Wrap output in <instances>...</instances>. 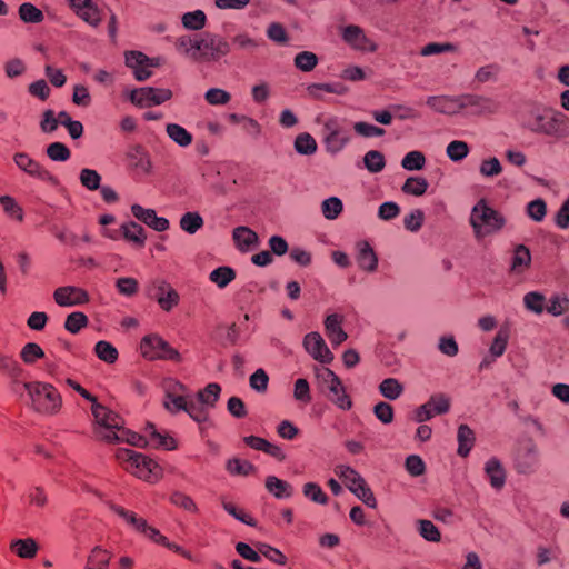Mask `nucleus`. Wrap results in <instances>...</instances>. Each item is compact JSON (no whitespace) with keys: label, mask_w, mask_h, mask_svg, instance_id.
Returning a JSON list of instances; mask_svg holds the SVG:
<instances>
[{"label":"nucleus","mask_w":569,"mask_h":569,"mask_svg":"<svg viewBox=\"0 0 569 569\" xmlns=\"http://www.w3.org/2000/svg\"><path fill=\"white\" fill-rule=\"evenodd\" d=\"M102 439L108 442H128L139 448H143L147 446H151L153 448H162L166 450H173L177 448L176 440L167 433H160L157 430L156 426L151 422L147 423L143 435H139L133 431L123 429L120 430V433H117L116 431L104 433L102 435Z\"/></svg>","instance_id":"f257e3e1"},{"label":"nucleus","mask_w":569,"mask_h":569,"mask_svg":"<svg viewBox=\"0 0 569 569\" xmlns=\"http://www.w3.org/2000/svg\"><path fill=\"white\" fill-rule=\"evenodd\" d=\"M526 127L533 133L556 137L558 139L569 137V118L557 110L533 114Z\"/></svg>","instance_id":"f03ea898"},{"label":"nucleus","mask_w":569,"mask_h":569,"mask_svg":"<svg viewBox=\"0 0 569 569\" xmlns=\"http://www.w3.org/2000/svg\"><path fill=\"white\" fill-rule=\"evenodd\" d=\"M320 391L326 398L341 410H350L352 400L346 391L341 379L329 368L316 370Z\"/></svg>","instance_id":"7ed1b4c3"},{"label":"nucleus","mask_w":569,"mask_h":569,"mask_svg":"<svg viewBox=\"0 0 569 569\" xmlns=\"http://www.w3.org/2000/svg\"><path fill=\"white\" fill-rule=\"evenodd\" d=\"M470 224L477 238H483L501 230L506 223L505 218L485 200L478 201L470 214Z\"/></svg>","instance_id":"20e7f679"},{"label":"nucleus","mask_w":569,"mask_h":569,"mask_svg":"<svg viewBox=\"0 0 569 569\" xmlns=\"http://www.w3.org/2000/svg\"><path fill=\"white\" fill-rule=\"evenodd\" d=\"M36 410L52 413L61 406L58 390L50 383L26 382L23 385Z\"/></svg>","instance_id":"39448f33"},{"label":"nucleus","mask_w":569,"mask_h":569,"mask_svg":"<svg viewBox=\"0 0 569 569\" xmlns=\"http://www.w3.org/2000/svg\"><path fill=\"white\" fill-rule=\"evenodd\" d=\"M140 350L141 355L148 360L181 361L179 351L158 335L143 337L140 343Z\"/></svg>","instance_id":"423d86ee"},{"label":"nucleus","mask_w":569,"mask_h":569,"mask_svg":"<svg viewBox=\"0 0 569 569\" xmlns=\"http://www.w3.org/2000/svg\"><path fill=\"white\" fill-rule=\"evenodd\" d=\"M539 449L533 439L528 438L519 442L513 458L515 469L521 475H531L539 463Z\"/></svg>","instance_id":"0eeeda50"},{"label":"nucleus","mask_w":569,"mask_h":569,"mask_svg":"<svg viewBox=\"0 0 569 569\" xmlns=\"http://www.w3.org/2000/svg\"><path fill=\"white\" fill-rule=\"evenodd\" d=\"M146 292L164 311H170L179 302V293L163 279H152L147 284Z\"/></svg>","instance_id":"6e6552de"},{"label":"nucleus","mask_w":569,"mask_h":569,"mask_svg":"<svg viewBox=\"0 0 569 569\" xmlns=\"http://www.w3.org/2000/svg\"><path fill=\"white\" fill-rule=\"evenodd\" d=\"M171 97L172 91L170 89L142 87L131 91L130 101L140 108H149L159 106Z\"/></svg>","instance_id":"1a4fd4ad"},{"label":"nucleus","mask_w":569,"mask_h":569,"mask_svg":"<svg viewBox=\"0 0 569 569\" xmlns=\"http://www.w3.org/2000/svg\"><path fill=\"white\" fill-rule=\"evenodd\" d=\"M202 46L204 51L197 52V54L202 56V62L218 61L231 50L230 43L223 37L210 32L204 33Z\"/></svg>","instance_id":"9d476101"},{"label":"nucleus","mask_w":569,"mask_h":569,"mask_svg":"<svg viewBox=\"0 0 569 569\" xmlns=\"http://www.w3.org/2000/svg\"><path fill=\"white\" fill-rule=\"evenodd\" d=\"M91 411L97 420V422L100 426V429L98 430V436L102 439V435L108 433L110 431H116L117 433H120V430H123L122 428V419L119 415L111 411L107 407L102 405H94L91 406Z\"/></svg>","instance_id":"9b49d317"},{"label":"nucleus","mask_w":569,"mask_h":569,"mask_svg":"<svg viewBox=\"0 0 569 569\" xmlns=\"http://www.w3.org/2000/svg\"><path fill=\"white\" fill-rule=\"evenodd\" d=\"M303 347L306 351L317 361L330 363L333 355L328 348L321 335L317 331L307 333L303 338Z\"/></svg>","instance_id":"f8f14e48"},{"label":"nucleus","mask_w":569,"mask_h":569,"mask_svg":"<svg viewBox=\"0 0 569 569\" xmlns=\"http://www.w3.org/2000/svg\"><path fill=\"white\" fill-rule=\"evenodd\" d=\"M54 302L60 307L81 306L89 301L87 291L74 286L59 287L53 292Z\"/></svg>","instance_id":"ddd939ff"},{"label":"nucleus","mask_w":569,"mask_h":569,"mask_svg":"<svg viewBox=\"0 0 569 569\" xmlns=\"http://www.w3.org/2000/svg\"><path fill=\"white\" fill-rule=\"evenodd\" d=\"M450 408L449 399L443 395L432 396L426 403L418 407L415 412V419L418 422L430 420L435 415L448 412Z\"/></svg>","instance_id":"4468645a"},{"label":"nucleus","mask_w":569,"mask_h":569,"mask_svg":"<svg viewBox=\"0 0 569 569\" xmlns=\"http://www.w3.org/2000/svg\"><path fill=\"white\" fill-rule=\"evenodd\" d=\"M13 161L20 170L32 178L50 182L54 180L53 176L47 169H44L38 161L33 160L26 152L14 153Z\"/></svg>","instance_id":"2eb2a0df"},{"label":"nucleus","mask_w":569,"mask_h":569,"mask_svg":"<svg viewBox=\"0 0 569 569\" xmlns=\"http://www.w3.org/2000/svg\"><path fill=\"white\" fill-rule=\"evenodd\" d=\"M342 39L346 43L357 50L375 52L377 44L369 39L363 29L356 24H349L342 30Z\"/></svg>","instance_id":"dca6fc26"},{"label":"nucleus","mask_w":569,"mask_h":569,"mask_svg":"<svg viewBox=\"0 0 569 569\" xmlns=\"http://www.w3.org/2000/svg\"><path fill=\"white\" fill-rule=\"evenodd\" d=\"M131 212L136 219L143 222L156 231L162 232L169 229L170 223L167 218L158 217L156 210L143 208L140 204H132Z\"/></svg>","instance_id":"f3484780"},{"label":"nucleus","mask_w":569,"mask_h":569,"mask_svg":"<svg viewBox=\"0 0 569 569\" xmlns=\"http://www.w3.org/2000/svg\"><path fill=\"white\" fill-rule=\"evenodd\" d=\"M460 111L466 108H473L477 113H493L497 110V103L483 96L461 94L459 96Z\"/></svg>","instance_id":"a211bd4d"},{"label":"nucleus","mask_w":569,"mask_h":569,"mask_svg":"<svg viewBox=\"0 0 569 569\" xmlns=\"http://www.w3.org/2000/svg\"><path fill=\"white\" fill-rule=\"evenodd\" d=\"M426 104L433 111L442 114H457L460 112L459 96H430Z\"/></svg>","instance_id":"6ab92c4d"},{"label":"nucleus","mask_w":569,"mask_h":569,"mask_svg":"<svg viewBox=\"0 0 569 569\" xmlns=\"http://www.w3.org/2000/svg\"><path fill=\"white\" fill-rule=\"evenodd\" d=\"M122 234L123 238L128 241L136 243L139 247H143L147 234L144 229L134 221H130L129 223H124L120 227L119 230L106 231L104 234L111 239H117L119 234Z\"/></svg>","instance_id":"aec40b11"},{"label":"nucleus","mask_w":569,"mask_h":569,"mask_svg":"<svg viewBox=\"0 0 569 569\" xmlns=\"http://www.w3.org/2000/svg\"><path fill=\"white\" fill-rule=\"evenodd\" d=\"M345 318L339 313L328 315L325 319V331L333 346H339L348 339V335L342 329Z\"/></svg>","instance_id":"412c9836"},{"label":"nucleus","mask_w":569,"mask_h":569,"mask_svg":"<svg viewBox=\"0 0 569 569\" xmlns=\"http://www.w3.org/2000/svg\"><path fill=\"white\" fill-rule=\"evenodd\" d=\"M357 263L359 268L367 272H375L378 268V257L367 241H360L357 243Z\"/></svg>","instance_id":"4be33fe9"},{"label":"nucleus","mask_w":569,"mask_h":569,"mask_svg":"<svg viewBox=\"0 0 569 569\" xmlns=\"http://www.w3.org/2000/svg\"><path fill=\"white\" fill-rule=\"evenodd\" d=\"M130 166L144 174L152 172V162L148 151L140 144H136L128 152Z\"/></svg>","instance_id":"5701e85b"},{"label":"nucleus","mask_w":569,"mask_h":569,"mask_svg":"<svg viewBox=\"0 0 569 569\" xmlns=\"http://www.w3.org/2000/svg\"><path fill=\"white\" fill-rule=\"evenodd\" d=\"M117 458L119 460L128 461L131 463V466L138 469L147 470L149 472H152L153 468L158 467V465L152 459L131 449H119L117 452Z\"/></svg>","instance_id":"b1692460"},{"label":"nucleus","mask_w":569,"mask_h":569,"mask_svg":"<svg viewBox=\"0 0 569 569\" xmlns=\"http://www.w3.org/2000/svg\"><path fill=\"white\" fill-rule=\"evenodd\" d=\"M531 253L525 244H517L513 249L510 264V273L522 274L530 268Z\"/></svg>","instance_id":"393cba45"},{"label":"nucleus","mask_w":569,"mask_h":569,"mask_svg":"<svg viewBox=\"0 0 569 569\" xmlns=\"http://www.w3.org/2000/svg\"><path fill=\"white\" fill-rule=\"evenodd\" d=\"M266 489L277 499H289L293 496V487L276 476H268L266 478Z\"/></svg>","instance_id":"a878e982"},{"label":"nucleus","mask_w":569,"mask_h":569,"mask_svg":"<svg viewBox=\"0 0 569 569\" xmlns=\"http://www.w3.org/2000/svg\"><path fill=\"white\" fill-rule=\"evenodd\" d=\"M186 387L181 382L176 381L172 390H168L166 393L164 407L168 411L176 413L180 410L184 411L188 400L178 395V391H184Z\"/></svg>","instance_id":"bb28decb"},{"label":"nucleus","mask_w":569,"mask_h":569,"mask_svg":"<svg viewBox=\"0 0 569 569\" xmlns=\"http://www.w3.org/2000/svg\"><path fill=\"white\" fill-rule=\"evenodd\" d=\"M232 238L240 251H247L259 241L258 234L248 227H237L232 231Z\"/></svg>","instance_id":"cd10ccee"},{"label":"nucleus","mask_w":569,"mask_h":569,"mask_svg":"<svg viewBox=\"0 0 569 569\" xmlns=\"http://www.w3.org/2000/svg\"><path fill=\"white\" fill-rule=\"evenodd\" d=\"M485 471L495 489H501L506 482V472L497 458H490L485 466Z\"/></svg>","instance_id":"c85d7f7f"},{"label":"nucleus","mask_w":569,"mask_h":569,"mask_svg":"<svg viewBox=\"0 0 569 569\" xmlns=\"http://www.w3.org/2000/svg\"><path fill=\"white\" fill-rule=\"evenodd\" d=\"M475 432L467 425H460L457 432L458 450L460 457H467L475 445Z\"/></svg>","instance_id":"c756f323"},{"label":"nucleus","mask_w":569,"mask_h":569,"mask_svg":"<svg viewBox=\"0 0 569 569\" xmlns=\"http://www.w3.org/2000/svg\"><path fill=\"white\" fill-rule=\"evenodd\" d=\"M168 137L180 147H188L192 143V134L178 123H168L166 127Z\"/></svg>","instance_id":"7c9ffc66"},{"label":"nucleus","mask_w":569,"mask_h":569,"mask_svg":"<svg viewBox=\"0 0 569 569\" xmlns=\"http://www.w3.org/2000/svg\"><path fill=\"white\" fill-rule=\"evenodd\" d=\"M221 393L220 385L216 382L208 383L202 390L197 393L198 402L207 408H213L219 400Z\"/></svg>","instance_id":"2f4dec72"},{"label":"nucleus","mask_w":569,"mask_h":569,"mask_svg":"<svg viewBox=\"0 0 569 569\" xmlns=\"http://www.w3.org/2000/svg\"><path fill=\"white\" fill-rule=\"evenodd\" d=\"M203 218L197 211H188L183 213L179 221L180 228L189 234H194L203 227Z\"/></svg>","instance_id":"473e14b6"},{"label":"nucleus","mask_w":569,"mask_h":569,"mask_svg":"<svg viewBox=\"0 0 569 569\" xmlns=\"http://www.w3.org/2000/svg\"><path fill=\"white\" fill-rule=\"evenodd\" d=\"M236 279V271L231 267L222 266L213 269L209 274V280L216 283L220 289L226 288Z\"/></svg>","instance_id":"72a5a7b5"},{"label":"nucleus","mask_w":569,"mask_h":569,"mask_svg":"<svg viewBox=\"0 0 569 569\" xmlns=\"http://www.w3.org/2000/svg\"><path fill=\"white\" fill-rule=\"evenodd\" d=\"M182 26L188 30H201L207 22V16L202 10L186 12L181 18Z\"/></svg>","instance_id":"f704fd0d"},{"label":"nucleus","mask_w":569,"mask_h":569,"mask_svg":"<svg viewBox=\"0 0 569 569\" xmlns=\"http://www.w3.org/2000/svg\"><path fill=\"white\" fill-rule=\"evenodd\" d=\"M379 391L385 398L396 400L402 395L403 386L395 378H387L380 382Z\"/></svg>","instance_id":"c9c22d12"},{"label":"nucleus","mask_w":569,"mask_h":569,"mask_svg":"<svg viewBox=\"0 0 569 569\" xmlns=\"http://www.w3.org/2000/svg\"><path fill=\"white\" fill-rule=\"evenodd\" d=\"M319 62L316 53L311 51H301L293 59L295 67L302 72L312 71Z\"/></svg>","instance_id":"e433bc0d"},{"label":"nucleus","mask_w":569,"mask_h":569,"mask_svg":"<svg viewBox=\"0 0 569 569\" xmlns=\"http://www.w3.org/2000/svg\"><path fill=\"white\" fill-rule=\"evenodd\" d=\"M469 146L462 140H453L446 148L447 157L453 162L462 161L469 154Z\"/></svg>","instance_id":"4c0bfd02"},{"label":"nucleus","mask_w":569,"mask_h":569,"mask_svg":"<svg viewBox=\"0 0 569 569\" xmlns=\"http://www.w3.org/2000/svg\"><path fill=\"white\" fill-rule=\"evenodd\" d=\"M428 186V181L422 177H409L401 190L403 193L420 197L426 193Z\"/></svg>","instance_id":"58836bf2"},{"label":"nucleus","mask_w":569,"mask_h":569,"mask_svg":"<svg viewBox=\"0 0 569 569\" xmlns=\"http://www.w3.org/2000/svg\"><path fill=\"white\" fill-rule=\"evenodd\" d=\"M26 498L30 506L37 508H44L49 502L47 491L41 486H30L27 489Z\"/></svg>","instance_id":"ea45409f"},{"label":"nucleus","mask_w":569,"mask_h":569,"mask_svg":"<svg viewBox=\"0 0 569 569\" xmlns=\"http://www.w3.org/2000/svg\"><path fill=\"white\" fill-rule=\"evenodd\" d=\"M226 469L233 476H248L256 471L254 465L239 458L229 459L226 463Z\"/></svg>","instance_id":"a19ab883"},{"label":"nucleus","mask_w":569,"mask_h":569,"mask_svg":"<svg viewBox=\"0 0 569 569\" xmlns=\"http://www.w3.org/2000/svg\"><path fill=\"white\" fill-rule=\"evenodd\" d=\"M295 149L300 154L310 156L317 151V142L310 133L303 132L297 136Z\"/></svg>","instance_id":"79ce46f5"},{"label":"nucleus","mask_w":569,"mask_h":569,"mask_svg":"<svg viewBox=\"0 0 569 569\" xmlns=\"http://www.w3.org/2000/svg\"><path fill=\"white\" fill-rule=\"evenodd\" d=\"M94 352L100 360L107 363L116 362L119 356L116 347L106 340H100L96 343Z\"/></svg>","instance_id":"37998d69"},{"label":"nucleus","mask_w":569,"mask_h":569,"mask_svg":"<svg viewBox=\"0 0 569 569\" xmlns=\"http://www.w3.org/2000/svg\"><path fill=\"white\" fill-rule=\"evenodd\" d=\"M363 164L371 173L381 172L386 166L385 157L380 151L370 150L363 156Z\"/></svg>","instance_id":"c03bdc74"},{"label":"nucleus","mask_w":569,"mask_h":569,"mask_svg":"<svg viewBox=\"0 0 569 569\" xmlns=\"http://www.w3.org/2000/svg\"><path fill=\"white\" fill-rule=\"evenodd\" d=\"M350 141V137L343 131L337 132L333 136L326 134L325 143L326 149L330 153L340 152Z\"/></svg>","instance_id":"a18cd8bd"},{"label":"nucleus","mask_w":569,"mask_h":569,"mask_svg":"<svg viewBox=\"0 0 569 569\" xmlns=\"http://www.w3.org/2000/svg\"><path fill=\"white\" fill-rule=\"evenodd\" d=\"M11 548L20 558L27 559L33 558L38 550L36 541L30 538L16 540Z\"/></svg>","instance_id":"49530a36"},{"label":"nucleus","mask_w":569,"mask_h":569,"mask_svg":"<svg viewBox=\"0 0 569 569\" xmlns=\"http://www.w3.org/2000/svg\"><path fill=\"white\" fill-rule=\"evenodd\" d=\"M349 490L369 508L375 509L377 507L375 495L365 480L358 486H349Z\"/></svg>","instance_id":"de8ad7c7"},{"label":"nucleus","mask_w":569,"mask_h":569,"mask_svg":"<svg viewBox=\"0 0 569 569\" xmlns=\"http://www.w3.org/2000/svg\"><path fill=\"white\" fill-rule=\"evenodd\" d=\"M19 17L28 23H39L44 19L42 11L30 2H24L19 7Z\"/></svg>","instance_id":"09e8293b"},{"label":"nucleus","mask_w":569,"mask_h":569,"mask_svg":"<svg viewBox=\"0 0 569 569\" xmlns=\"http://www.w3.org/2000/svg\"><path fill=\"white\" fill-rule=\"evenodd\" d=\"M101 176L97 170L84 168L80 171V183L90 191L99 190L101 186Z\"/></svg>","instance_id":"8fccbe9b"},{"label":"nucleus","mask_w":569,"mask_h":569,"mask_svg":"<svg viewBox=\"0 0 569 569\" xmlns=\"http://www.w3.org/2000/svg\"><path fill=\"white\" fill-rule=\"evenodd\" d=\"M343 203L337 197H330L322 201L321 211L326 219L335 220L342 212Z\"/></svg>","instance_id":"3c124183"},{"label":"nucleus","mask_w":569,"mask_h":569,"mask_svg":"<svg viewBox=\"0 0 569 569\" xmlns=\"http://www.w3.org/2000/svg\"><path fill=\"white\" fill-rule=\"evenodd\" d=\"M111 510L116 512L118 516L123 518L129 525H131L136 530L140 531L141 529H146V520L143 518L138 517L134 512L124 509L123 507L111 505Z\"/></svg>","instance_id":"603ef678"},{"label":"nucleus","mask_w":569,"mask_h":569,"mask_svg":"<svg viewBox=\"0 0 569 569\" xmlns=\"http://www.w3.org/2000/svg\"><path fill=\"white\" fill-rule=\"evenodd\" d=\"M425 154L418 150L409 151L401 160L402 168L409 171L421 170L425 167Z\"/></svg>","instance_id":"864d4df0"},{"label":"nucleus","mask_w":569,"mask_h":569,"mask_svg":"<svg viewBox=\"0 0 569 569\" xmlns=\"http://www.w3.org/2000/svg\"><path fill=\"white\" fill-rule=\"evenodd\" d=\"M0 204L9 217L21 222L23 220V209L11 196H1Z\"/></svg>","instance_id":"5fc2aeb1"},{"label":"nucleus","mask_w":569,"mask_h":569,"mask_svg":"<svg viewBox=\"0 0 569 569\" xmlns=\"http://www.w3.org/2000/svg\"><path fill=\"white\" fill-rule=\"evenodd\" d=\"M546 298L538 291H530L523 297V305L526 309L540 315L545 310Z\"/></svg>","instance_id":"6e6d98bb"},{"label":"nucleus","mask_w":569,"mask_h":569,"mask_svg":"<svg viewBox=\"0 0 569 569\" xmlns=\"http://www.w3.org/2000/svg\"><path fill=\"white\" fill-rule=\"evenodd\" d=\"M508 340H509V330L506 328H501L497 332V335L490 346V349H489L490 355L493 358L501 357L506 351Z\"/></svg>","instance_id":"4d7b16f0"},{"label":"nucleus","mask_w":569,"mask_h":569,"mask_svg":"<svg viewBox=\"0 0 569 569\" xmlns=\"http://www.w3.org/2000/svg\"><path fill=\"white\" fill-rule=\"evenodd\" d=\"M46 152L52 161L64 162L71 157L70 149L64 143L58 141L50 143Z\"/></svg>","instance_id":"13d9d810"},{"label":"nucleus","mask_w":569,"mask_h":569,"mask_svg":"<svg viewBox=\"0 0 569 569\" xmlns=\"http://www.w3.org/2000/svg\"><path fill=\"white\" fill-rule=\"evenodd\" d=\"M89 320L88 317L80 311H74L70 313L66 321H64V328L70 333H78L82 328L87 327Z\"/></svg>","instance_id":"bf43d9fd"},{"label":"nucleus","mask_w":569,"mask_h":569,"mask_svg":"<svg viewBox=\"0 0 569 569\" xmlns=\"http://www.w3.org/2000/svg\"><path fill=\"white\" fill-rule=\"evenodd\" d=\"M479 172L485 178H493L502 172V166L498 158L491 157L481 161Z\"/></svg>","instance_id":"052dcab7"},{"label":"nucleus","mask_w":569,"mask_h":569,"mask_svg":"<svg viewBox=\"0 0 569 569\" xmlns=\"http://www.w3.org/2000/svg\"><path fill=\"white\" fill-rule=\"evenodd\" d=\"M20 357L27 365H32L37 359L44 357V351L38 343L28 342L21 349Z\"/></svg>","instance_id":"680f3d73"},{"label":"nucleus","mask_w":569,"mask_h":569,"mask_svg":"<svg viewBox=\"0 0 569 569\" xmlns=\"http://www.w3.org/2000/svg\"><path fill=\"white\" fill-rule=\"evenodd\" d=\"M76 14L92 27H98L101 22L100 11L93 2L78 10Z\"/></svg>","instance_id":"e2e57ef3"},{"label":"nucleus","mask_w":569,"mask_h":569,"mask_svg":"<svg viewBox=\"0 0 569 569\" xmlns=\"http://www.w3.org/2000/svg\"><path fill=\"white\" fill-rule=\"evenodd\" d=\"M302 492L306 498L310 499L316 503L326 505L328 502L327 495L322 491L321 487L316 482L305 483Z\"/></svg>","instance_id":"0e129e2a"},{"label":"nucleus","mask_w":569,"mask_h":569,"mask_svg":"<svg viewBox=\"0 0 569 569\" xmlns=\"http://www.w3.org/2000/svg\"><path fill=\"white\" fill-rule=\"evenodd\" d=\"M207 407L201 405L200 402H196L193 400H189L184 408V411L190 416L192 420L198 423L206 422L209 418Z\"/></svg>","instance_id":"69168bd1"},{"label":"nucleus","mask_w":569,"mask_h":569,"mask_svg":"<svg viewBox=\"0 0 569 569\" xmlns=\"http://www.w3.org/2000/svg\"><path fill=\"white\" fill-rule=\"evenodd\" d=\"M204 99L211 106H223L231 100V96L223 89L211 88L204 93Z\"/></svg>","instance_id":"338daca9"},{"label":"nucleus","mask_w":569,"mask_h":569,"mask_svg":"<svg viewBox=\"0 0 569 569\" xmlns=\"http://www.w3.org/2000/svg\"><path fill=\"white\" fill-rule=\"evenodd\" d=\"M418 530L421 537L428 541L438 542L441 539L438 528L430 520H419Z\"/></svg>","instance_id":"774afa93"}]
</instances>
